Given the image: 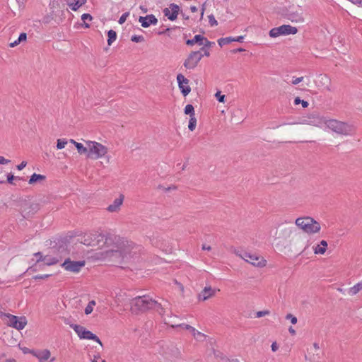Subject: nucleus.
<instances>
[{"instance_id":"obj_1","label":"nucleus","mask_w":362,"mask_h":362,"mask_svg":"<svg viewBox=\"0 0 362 362\" xmlns=\"http://www.w3.org/2000/svg\"><path fill=\"white\" fill-rule=\"evenodd\" d=\"M94 247L110 248L107 252L119 254L122 257L130 254L135 245L128 240L112 234L95 233Z\"/></svg>"},{"instance_id":"obj_2","label":"nucleus","mask_w":362,"mask_h":362,"mask_svg":"<svg viewBox=\"0 0 362 362\" xmlns=\"http://www.w3.org/2000/svg\"><path fill=\"white\" fill-rule=\"evenodd\" d=\"M131 311L132 313L145 312L153 309L156 305V301L148 296H137L131 300Z\"/></svg>"},{"instance_id":"obj_3","label":"nucleus","mask_w":362,"mask_h":362,"mask_svg":"<svg viewBox=\"0 0 362 362\" xmlns=\"http://www.w3.org/2000/svg\"><path fill=\"white\" fill-rule=\"evenodd\" d=\"M325 126L332 132L341 135H351L355 132L353 125L333 119H327Z\"/></svg>"},{"instance_id":"obj_4","label":"nucleus","mask_w":362,"mask_h":362,"mask_svg":"<svg viewBox=\"0 0 362 362\" xmlns=\"http://www.w3.org/2000/svg\"><path fill=\"white\" fill-rule=\"evenodd\" d=\"M296 224L304 232L309 234L316 233L320 230V223L309 216L298 218L296 220Z\"/></svg>"},{"instance_id":"obj_5","label":"nucleus","mask_w":362,"mask_h":362,"mask_svg":"<svg viewBox=\"0 0 362 362\" xmlns=\"http://www.w3.org/2000/svg\"><path fill=\"white\" fill-rule=\"evenodd\" d=\"M85 143L89 148L87 158L98 159L103 157L108 151L107 148L100 143L93 141H86Z\"/></svg>"},{"instance_id":"obj_6","label":"nucleus","mask_w":362,"mask_h":362,"mask_svg":"<svg viewBox=\"0 0 362 362\" xmlns=\"http://www.w3.org/2000/svg\"><path fill=\"white\" fill-rule=\"evenodd\" d=\"M0 317L5 320V323L18 330L23 329L27 325V319L25 316L17 317L9 313H0Z\"/></svg>"},{"instance_id":"obj_7","label":"nucleus","mask_w":362,"mask_h":362,"mask_svg":"<svg viewBox=\"0 0 362 362\" xmlns=\"http://www.w3.org/2000/svg\"><path fill=\"white\" fill-rule=\"evenodd\" d=\"M70 327L76 332L80 339H92L102 345L100 339L90 331L87 330L84 327L74 324L70 325Z\"/></svg>"},{"instance_id":"obj_8","label":"nucleus","mask_w":362,"mask_h":362,"mask_svg":"<svg viewBox=\"0 0 362 362\" xmlns=\"http://www.w3.org/2000/svg\"><path fill=\"white\" fill-rule=\"evenodd\" d=\"M297 32L298 29L296 27L290 25H283L270 30L269 35L271 37H277L280 35H294Z\"/></svg>"},{"instance_id":"obj_9","label":"nucleus","mask_w":362,"mask_h":362,"mask_svg":"<svg viewBox=\"0 0 362 362\" xmlns=\"http://www.w3.org/2000/svg\"><path fill=\"white\" fill-rule=\"evenodd\" d=\"M203 55L200 51L192 52L185 59L184 66L187 69H194L202 59Z\"/></svg>"},{"instance_id":"obj_10","label":"nucleus","mask_w":362,"mask_h":362,"mask_svg":"<svg viewBox=\"0 0 362 362\" xmlns=\"http://www.w3.org/2000/svg\"><path fill=\"white\" fill-rule=\"evenodd\" d=\"M326 119V117L317 113H312L307 117V119H305L303 123L322 128L325 125Z\"/></svg>"},{"instance_id":"obj_11","label":"nucleus","mask_w":362,"mask_h":362,"mask_svg":"<svg viewBox=\"0 0 362 362\" xmlns=\"http://www.w3.org/2000/svg\"><path fill=\"white\" fill-rule=\"evenodd\" d=\"M29 353L37 358L39 362H54L55 361L54 357L51 358V352L48 349L30 350Z\"/></svg>"},{"instance_id":"obj_12","label":"nucleus","mask_w":362,"mask_h":362,"mask_svg":"<svg viewBox=\"0 0 362 362\" xmlns=\"http://www.w3.org/2000/svg\"><path fill=\"white\" fill-rule=\"evenodd\" d=\"M84 266L85 261H71L70 259H66L62 264V267L65 270L75 273L78 272Z\"/></svg>"},{"instance_id":"obj_13","label":"nucleus","mask_w":362,"mask_h":362,"mask_svg":"<svg viewBox=\"0 0 362 362\" xmlns=\"http://www.w3.org/2000/svg\"><path fill=\"white\" fill-rule=\"evenodd\" d=\"M241 257L244 260L254 266L263 267L266 265V260L260 256L245 252Z\"/></svg>"},{"instance_id":"obj_14","label":"nucleus","mask_w":362,"mask_h":362,"mask_svg":"<svg viewBox=\"0 0 362 362\" xmlns=\"http://www.w3.org/2000/svg\"><path fill=\"white\" fill-rule=\"evenodd\" d=\"M177 81L178 83L179 88L180 89L182 95L184 96L187 95L191 91V88L188 85L189 80L187 78H185L182 74H179L177 76Z\"/></svg>"},{"instance_id":"obj_15","label":"nucleus","mask_w":362,"mask_h":362,"mask_svg":"<svg viewBox=\"0 0 362 362\" xmlns=\"http://www.w3.org/2000/svg\"><path fill=\"white\" fill-rule=\"evenodd\" d=\"M180 7L175 4H172L170 8H166L163 10V13L165 16L170 21H175L179 13Z\"/></svg>"},{"instance_id":"obj_16","label":"nucleus","mask_w":362,"mask_h":362,"mask_svg":"<svg viewBox=\"0 0 362 362\" xmlns=\"http://www.w3.org/2000/svg\"><path fill=\"white\" fill-rule=\"evenodd\" d=\"M139 23L144 28H148L151 25H156L158 23V19L153 14H149L146 16H140L139 18Z\"/></svg>"},{"instance_id":"obj_17","label":"nucleus","mask_w":362,"mask_h":362,"mask_svg":"<svg viewBox=\"0 0 362 362\" xmlns=\"http://www.w3.org/2000/svg\"><path fill=\"white\" fill-rule=\"evenodd\" d=\"M124 196L123 194H119V197L115 199L112 204H110L107 210L109 212H117L120 209V206H122L124 202Z\"/></svg>"},{"instance_id":"obj_18","label":"nucleus","mask_w":362,"mask_h":362,"mask_svg":"<svg viewBox=\"0 0 362 362\" xmlns=\"http://www.w3.org/2000/svg\"><path fill=\"white\" fill-rule=\"evenodd\" d=\"M215 290L213 289L211 286L205 287L202 292L199 294L198 298L199 300H206L209 298L214 296L215 295Z\"/></svg>"},{"instance_id":"obj_19","label":"nucleus","mask_w":362,"mask_h":362,"mask_svg":"<svg viewBox=\"0 0 362 362\" xmlns=\"http://www.w3.org/2000/svg\"><path fill=\"white\" fill-rule=\"evenodd\" d=\"M185 329L186 330H188L194 337V339L199 341H204L206 337V336L204 334L197 331L195 328H194L192 326H185Z\"/></svg>"},{"instance_id":"obj_20","label":"nucleus","mask_w":362,"mask_h":362,"mask_svg":"<svg viewBox=\"0 0 362 362\" xmlns=\"http://www.w3.org/2000/svg\"><path fill=\"white\" fill-rule=\"evenodd\" d=\"M87 0H65L66 4L73 11H77L86 4Z\"/></svg>"},{"instance_id":"obj_21","label":"nucleus","mask_w":362,"mask_h":362,"mask_svg":"<svg viewBox=\"0 0 362 362\" xmlns=\"http://www.w3.org/2000/svg\"><path fill=\"white\" fill-rule=\"evenodd\" d=\"M95 233L85 234L81 239V243L87 246L94 247Z\"/></svg>"},{"instance_id":"obj_22","label":"nucleus","mask_w":362,"mask_h":362,"mask_svg":"<svg viewBox=\"0 0 362 362\" xmlns=\"http://www.w3.org/2000/svg\"><path fill=\"white\" fill-rule=\"evenodd\" d=\"M327 243L325 240H321L320 244L313 247L315 254L324 255L327 250Z\"/></svg>"},{"instance_id":"obj_23","label":"nucleus","mask_w":362,"mask_h":362,"mask_svg":"<svg viewBox=\"0 0 362 362\" xmlns=\"http://www.w3.org/2000/svg\"><path fill=\"white\" fill-rule=\"evenodd\" d=\"M46 180V176L40 174L33 173L28 181L30 185H35L37 182L41 183Z\"/></svg>"},{"instance_id":"obj_24","label":"nucleus","mask_w":362,"mask_h":362,"mask_svg":"<svg viewBox=\"0 0 362 362\" xmlns=\"http://www.w3.org/2000/svg\"><path fill=\"white\" fill-rule=\"evenodd\" d=\"M42 262L45 265L51 266L57 264L59 262V259L50 255H45L43 257Z\"/></svg>"},{"instance_id":"obj_25","label":"nucleus","mask_w":362,"mask_h":362,"mask_svg":"<svg viewBox=\"0 0 362 362\" xmlns=\"http://www.w3.org/2000/svg\"><path fill=\"white\" fill-rule=\"evenodd\" d=\"M288 18L292 22H303V18L300 13H290L288 14Z\"/></svg>"},{"instance_id":"obj_26","label":"nucleus","mask_w":362,"mask_h":362,"mask_svg":"<svg viewBox=\"0 0 362 362\" xmlns=\"http://www.w3.org/2000/svg\"><path fill=\"white\" fill-rule=\"evenodd\" d=\"M202 39L203 35H196L192 39L187 40L186 41V44L189 46H193L195 44H198L199 45Z\"/></svg>"},{"instance_id":"obj_27","label":"nucleus","mask_w":362,"mask_h":362,"mask_svg":"<svg viewBox=\"0 0 362 362\" xmlns=\"http://www.w3.org/2000/svg\"><path fill=\"white\" fill-rule=\"evenodd\" d=\"M361 290H362V282H359L354 285L353 287H351L348 291V293L350 296H354L357 294Z\"/></svg>"},{"instance_id":"obj_28","label":"nucleus","mask_w":362,"mask_h":362,"mask_svg":"<svg viewBox=\"0 0 362 362\" xmlns=\"http://www.w3.org/2000/svg\"><path fill=\"white\" fill-rule=\"evenodd\" d=\"M76 148L80 154H86V156L88 153V146L86 145V146H84L81 143L76 144Z\"/></svg>"},{"instance_id":"obj_29","label":"nucleus","mask_w":362,"mask_h":362,"mask_svg":"<svg viewBox=\"0 0 362 362\" xmlns=\"http://www.w3.org/2000/svg\"><path fill=\"white\" fill-rule=\"evenodd\" d=\"M232 42H235V37H223L220 38L218 40V43L221 47H223V45H226L227 44H229Z\"/></svg>"},{"instance_id":"obj_30","label":"nucleus","mask_w":362,"mask_h":362,"mask_svg":"<svg viewBox=\"0 0 362 362\" xmlns=\"http://www.w3.org/2000/svg\"><path fill=\"white\" fill-rule=\"evenodd\" d=\"M107 36H108V39H107V44L109 45H111L112 43L116 40V38H117V33L115 31H114L113 30H110L107 33Z\"/></svg>"},{"instance_id":"obj_31","label":"nucleus","mask_w":362,"mask_h":362,"mask_svg":"<svg viewBox=\"0 0 362 362\" xmlns=\"http://www.w3.org/2000/svg\"><path fill=\"white\" fill-rule=\"evenodd\" d=\"M153 309H155L162 317H163L165 313V306H163L160 303H158L157 301L156 305H155V308H153Z\"/></svg>"},{"instance_id":"obj_32","label":"nucleus","mask_w":362,"mask_h":362,"mask_svg":"<svg viewBox=\"0 0 362 362\" xmlns=\"http://www.w3.org/2000/svg\"><path fill=\"white\" fill-rule=\"evenodd\" d=\"M185 113L186 115H189L191 117L192 116H195L194 109L192 105H187L185 108Z\"/></svg>"},{"instance_id":"obj_33","label":"nucleus","mask_w":362,"mask_h":362,"mask_svg":"<svg viewBox=\"0 0 362 362\" xmlns=\"http://www.w3.org/2000/svg\"><path fill=\"white\" fill-rule=\"evenodd\" d=\"M196 125H197V119H196L195 116H192L189 118L188 128L190 131L192 132L195 129Z\"/></svg>"},{"instance_id":"obj_34","label":"nucleus","mask_w":362,"mask_h":362,"mask_svg":"<svg viewBox=\"0 0 362 362\" xmlns=\"http://www.w3.org/2000/svg\"><path fill=\"white\" fill-rule=\"evenodd\" d=\"M214 44V42H211V41L208 40L207 38H206L205 37L203 36V39L202 40L201 43H199V45H202L203 46L202 47L209 49Z\"/></svg>"},{"instance_id":"obj_35","label":"nucleus","mask_w":362,"mask_h":362,"mask_svg":"<svg viewBox=\"0 0 362 362\" xmlns=\"http://www.w3.org/2000/svg\"><path fill=\"white\" fill-rule=\"evenodd\" d=\"M214 44V42H211V41L208 40L207 38H206L205 37L203 36V39L202 40L201 43H199V45H202L203 46L202 47L209 49Z\"/></svg>"},{"instance_id":"obj_36","label":"nucleus","mask_w":362,"mask_h":362,"mask_svg":"<svg viewBox=\"0 0 362 362\" xmlns=\"http://www.w3.org/2000/svg\"><path fill=\"white\" fill-rule=\"evenodd\" d=\"M81 19H82V21L84 23L85 27L86 28H88L89 25L86 23V21H90L92 20V16L90 14H88V13H84V14L82 15Z\"/></svg>"},{"instance_id":"obj_37","label":"nucleus","mask_w":362,"mask_h":362,"mask_svg":"<svg viewBox=\"0 0 362 362\" xmlns=\"http://www.w3.org/2000/svg\"><path fill=\"white\" fill-rule=\"evenodd\" d=\"M294 104L295 105L302 104V106L304 108L307 107L308 106V105H309L307 101L300 100L299 97H297V98H295Z\"/></svg>"},{"instance_id":"obj_38","label":"nucleus","mask_w":362,"mask_h":362,"mask_svg":"<svg viewBox=\"0 0 362 362\" xmlns=\"http://www.w3.org/2000/svg\"><path fill=\"white\" fill-rule=\"evenodd\" d=\"M67 144L66 140L65 139H58L57 144V148L58 149H62L65 147V145Z\"/></svg>"},{"instance_id":"obj_39","label":"nucleus","mask_w":362,"mask_h":362,"mask_svg":"<svg viewBox=\"0 0 362 362\" xmlns=\"http://www.w3.org/2000/svg\"><path fill=\"white\" fill-rule=\"evenodd\" d=\"M131 40L134 42H141L144 41V37L142 35H133L131 37Z\"/></svg>"},{"instance_id":"obj_40","label":"nucleus","mask_w":362,"mask_h":362,"mask_svg":"<svg viewBox=\"0 0 362 362\" xmlns=\"http://www.w3.org/2000/svg\"><path fill=\"white\" fill-rule=\"evenodd\" d=\"M165 323L166 325H170L171 327L173 328H180V329H185V326H189V325H187V324H177V325H175V324H170L169 322H165Z\"/></svg>"},{"instance_id":"obj_41","label":"nucleus","mask_w":362,"mask_h":362,"mask_svg":"<svg viewBox=\"0 0 362 362\" xmlns=\"http://www.w3.org/2000/svg\"><path fill=\"white\" fill-rule=\"evenodd\" d=\"M208 18L211 26H215L218 25L217 21L215 19L214 15L211 14L208 16Z\"/></svg>"},{"instance_id":"obj_42","label":"nucleus","mask_w":362,"mask_h":362,"mask_svg":"<svg viewBox=\"0 0 362 362\" xmlns=\"http://www.w3.org/2000/svg\"><path fill=\"white\" fill-rule=\"evenodd\" d=\"M129 12H126V13H123L120 16V18L119 19V21H118L119 23V24H123L126 21V20H127V17L129 16Z\"/></svg>"},{"instance_id":"obj_43","label":"nucleus","mask_w":362,"mask_h":362,"mask_svg":"<svg viewBox=\"0 0 362 362\" xmlns=\"http://www.w3.org/2000/svg\"><path fill=\"white\" fill-rule=\"evenodd\" d=\"M49 276H51V274H40V275H35L33 278L35 280H38V279H46L49 278Z\"/></svg>"},{"instance_id":"obj_44","label":"nucleus","mask_w":362,"mask_h":362,"mask_svg":"<svg viewBox=\"0 0 362 362\" xmlns=\"http://www.w3.org/2000/svg\"><path fill=\"white\" fill-rule=\"evenodd\" d=\"M216 99L221 102V103H224V99H225V95H221V92L220 91H218L216 95H215Z\"/></svg>"},{"instance_id":"obj_45","label":"nucleus","mask_w":362,"mask_h":362,"mask_svg":"<svg viewBox=\"0 0 362 362\" xmlns=\"http://www.w3.org/2000/svg\"><path fill=\"white\" fill-rule=\"evenodd\" d=\"M14 179L21 180L19 177H14L12 174H8L7 175V182L10 184H13V180Z\"/></svg>"},{"instance_id":"obj_46","label":"nucleus","mask_w":362,"mask_h":362,"mask_svg":"<svg viewBox=\"0 0 362 362\" xmlns=\"http://www.w3.org/2000/svg\"><path fill=\"white\" fill-rule=\"evenodd\" d=\"M286 319H290L291 320V322L293 324V325H295L297 323V318L293 316V315L291 314H288L286 317Z\"/></svg>"},{"instance_id":"obj_47","label":"nucleus","mask_w":362,"mask_h":362,"mask_svg":"<svg viewBox=\"0 0 362 362\" xmlns=\"http://www.w3.org/2000/svg\"><path fill=\"white\" fill-rule=\"evenodd\" d=\"M269 312L268 310L258 311L256 313V317H262L265 316V315H269Z\"/></svg>"},{"instance_id":"obj_48","label":"nucleus","mask_w":362,"mask_h":362,"mask_svg":"<svg viewBox=\"0 0 362 362\" xmlns=\"http://www.w3.org/2000/svg\"><path fill=\"white\" fill-rule=\"evenodd\" d=\"M201 52H203L204 54H202L203 56L209 57L210 52L208 48L202 47L199 50Z\"/></svg>"},{"instance_id":"obj_49","label":"nucleus","mask_w":362,"mask_h":362,"mask_svg":"<svg viewBox=\"0 0 362 362\" xmlns=\"http://www.w3.org/2000/svg\"><path fill=\"white\" fill-rule=\"evenodd\" d=\"M26 38H27V35L26 33H22L20 34L18 40V42H23V41H25L26 40Z\"/></svg>"},{"instance_id":"obj_50","label":"nucleus","mask_w":362,"mask_h":362,"mask_svg":"<svg viewBox=\"0 0 362 362\" xmlns=\"http://www.w3.org/2000/svg\"><path fill=\"white\" fill-rule=\"evenodd\" d=\"M35 256L39 257V258L37 259L36 262L40 263V262H42L43 255L41 252H38L34 254Z\"/></svg>"},{"instance_id":"obj_51","label":"nucleus","mask_w":362,"mask_h":362,"mask_svg":"<svg viewBox=\"0 0 362 362\" xmlns=\"http://www.w3.org/2000/svg\"><path fill=\"white\" fill-rule=\"evenodd\" d=\"M303 77L301 76V77H298V78H294L293 81H292V84L293 85H297L299 83H300L301 81H303Z\"/></svg>"},{"instance_id":"obj_52","label":"nucleus","mask_w":362,"mask_h":362,"mask_svg":"<svg viewBox=\"0 0 362 362\" xmlns=\"http://www.w3.org/2000/svg\"><path fill=\"white\" fill-rule=\"evenodd\" d=\"M27 165L26 161H22L19 165H17V169L18 170H23Z\"/></svg>"},{"instance_id":"obj_53","label":"nucleus","mask_w":362,"mask_h":362,"mask_svg":"<svg viewBox=\"0 0 362 362\" xmlns=\"http://www.w3.org/2000/svg\"><path fill=\"white\" fill-rule=\"evenodd\" d=\"M10 163V160L8 159H6L3 156H0V165H4Z\"/></svg>"},{"instance_id":"obj_54","label":"nucleus","mask_w":362,"mask_h":362,"mask_svg":"<svg viewBox=\"0 0 362 362\" xmlns=\"http://www.w3.org/2000/svg\"><path fill=\"white\" fill-rule=\"evenodd\" d=\"M93 307H90L88 305L85 308V313L86 315L90 314L93 312Z\"/></svg>"},{"instance_id":"obj_55","label":"nucleus","mask_w":362,"mask_h":362,"mask_svg":"<svg viewBox=\"0 0 362 362\" xmlns=\"http://www.w3.org/2000/svg\"><path fill=\"white\" fill-rule=\"evenodd\" d=\"M272 351L275 352L278 350L279 346L276 342H273L271 346Z\"/></svg>"},{"instance_id":"obj_56","label":"nucleus","mask_w":362,"mask_h":362,"mask_svg":"<svg viewBox=\"0 0 362 362\" xmlns=\"http://www.w3.org/2000/svg\"><path fill=\"white\" fill-rule=\"evenodd\" d=\"M20 43H21V42H18V40H16L14 42H11L9 44V47H14L17 46L18 45H19Z\"/></svg>"},{"instance_id":"obj_57","label":"nucleus","mask_w":362,"mask_h":362,"mask_svg":"<svg viewBox=\"0 0 362 362\" xmlns=\"http://www.w3.org/2000/svg\"><path fill=\"white\" fill-rule=\"evenodd\" d=\"M243 40V36H238L235 37V42H242Z\"/></svg>"},{"instance_id":"obj_58","label":"nucleus","mask_w":362,"mask_h":362,"mask_svg":"<svg viewBox=\"0 0 362 362\" xmlns=\"http://www.w3.org/2000/svg\"><path fill=\"white\" fill-rule=\"evenodd\" d=\"M190 10H191L192 12L194 13V12H197L198 9H197V6H190Z\"/></svg>"},{"instance_id":"obj_59","label":"nucleus","mask_w":362,"mask_h":362,"mask_svg":"<svg viewBox=\"0 0 362 362\" xmlns=\"http://www.w3.org/2000/svg\"><path fill=\"white\" fill-rule=\"evenodd\" d=\"M202 250H211V246H206V245H202Z\"/></svg>"},{"instance_id":"obj_60","label":"nucleus","mask_w":362,"mask_h":362,"mask_svg":"<svg viewBox=\"0 0 362 362\" xmlns=\"http://www.w3.org/2000/svg\"><path fill=\"white\" fill-rule=\"evenodd\" d=\"M288 331L292 335H294L296 334L295 329H293L291 327L288 329Z\"/></svg>"},{"instance_id":"obj_61","label":"nucleus","mask_w":362,"mask_h":362,"mask_svg":"<svg viewBox=\"0 0 362 362\" xmlns=\"http://www.w3.org/2000/svg\"><path fill=\"white\" fill-rule=\"evenodd\" d=\"M88 305L89 306H90V307H93V306L95 305V300H90V301L88 303Z\"/></svg>"},{"instance_id":"obj_62","label":"nucleus","mask_w":362,"mask_h":362,"mask_svg":"<svg viewBox=\"0 0 362 362\" xmlns=\"http://www.w3.org/2000/svg\"><path fill=\"white\" fill-rule=\"evenodd\" d=\"M313 346L316 350H318L320 349V346L317 343H314Z\"/></svg>"},{"instance_id":"obj_63","label":"nucleus","mask_w":362,"mask_h":362,"mask_svg":"<svg viewBox=\"0 0 362 362\" xmlns=\"http://www.w3.org/2000/svg\"><path fill=\"white\" fill-rule=\"evenodd\" d=\"M6 362H16V361L14 358H8Z\"/></svg>"},{"instance_id":"obj_64","label":"nucleus","mask_w":362,"mask_h":362,"mask_svg":"<svg viewBox=\"0 0 362 362\" xmlns=\"http://www.w3.org/2000/svg\"><path fill=\"white\" fill-rule=\"evenodd\" d=\"M70 142H71V144H74L75 146H76V144H78V142H76V141H74V139H70Z\"/></svg>"}]
</instances>
